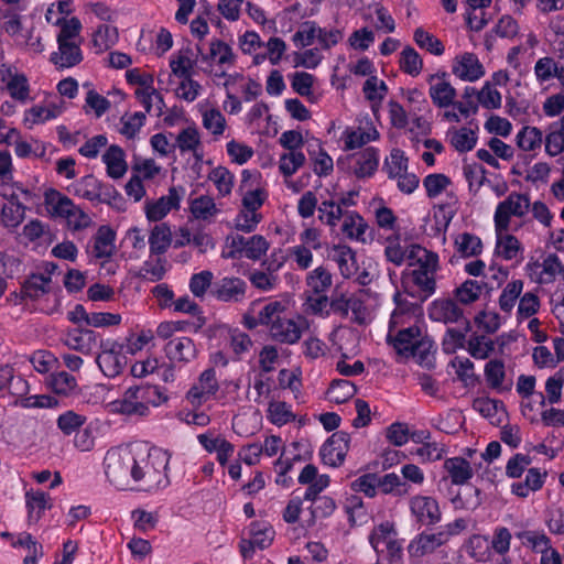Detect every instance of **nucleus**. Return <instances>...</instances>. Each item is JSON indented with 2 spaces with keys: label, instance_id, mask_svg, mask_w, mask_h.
<instances>
[{
  "label": "nucleus",
  "instance_id": "nucleus-1",
  "mask_svg": "<svg viewBox=\"0 0 564 564\" xmlns=\"http://www.w3.org/2000/svg\"><path fill=\"white\" fill-rule=\"evenodd\" d=\"M167 399L159 386L138 384L126 389L120 398L108 402L106 408L112 414L144 417L150 415L151 408L162 405Z\"/></svg>",
  "mask_w": 564,
  "mask_h": 564
},
{
  "label": "nucleus",
  "instance_id": "nucleus-2",
  "mask_svg": "<svg viewBox=\"0 0 564 564\" xmlns=\"http://www.w3.org/2000/svg\"><path fill=\"white\" fill-rule=\"evenodd\" d=\"M170 457L160 448H148L142 444L137 484L147 491L158 490L169 485L167 466Z\"/></svg>",
  "mask_w": 564,
  "mask_h": 564
},
{
  "label": "nucleus",
  "instance_id": "nucleus-3",
  "mask_svg": "<svg viewBox=\"0 0 564 564\" xmlns=\"http://www.w3.org/2000/svg\"><path fill=\"white\" fill-rule=\"evenodd\" d=\"M369 542L377 554V564H402V545L393 522L383 521L375 525Z\"/></svg>",
  "mask_w": 564,
  "mask_h": 564
},
{
  "label": "nucleus",
  "instance_id": "nucleus-4",
  "mask_svg": "<svg viewBox=\"0 0 564 564\" xmlns=\"http://www.w3.org/2000/svg\"><path fill=\"white\" fill-rule=\"evenodd\" d=\"M196 50L199 61L208 67L205 72L216 77H225L227 69L236 63L232 47L220 39H212L207 51H204L199 44L196 45Z\"/></svg>",
  "mask_w": 564,
  "mask_h": 564
},
{
  "label": "nucleus",
  "instance_id": "nucleus-5",
  "mask_svg": "<svg viewBox=\"0 0 564 564\" xmlns=\"http://www.w3.org/2000/svg\"><path fill=\"white\" fill-rule=\"evenodd\" d=\"M127 354L128 351L123 343L108 338L100 341L96 364L104 376L107 378H116L127 368Z\"/></svg>",
  "mask_w": 564,
  "mask_h": 564
},
{
  "label": "nucleus",
  "instance_id": "nucleus-6",
  "mask_svg": "<svg viewBox=\"0 0 564 564\" xmlns=\"http://www.w3.org/2000/svg\"><path fill=\"white\" fill-rule=\"evenodd\" d=\"M130 444L112 447L104 457V470L110 484L119 489L129 487Z\"/></svg>",
  "mask_w": 564,
  "mask_h": 564
},
{
  "label": "nucleus",
  "instance_id": "nucleus-7",
  "mask_svg": "<svg viewBox=\"0 0 564 564\" xmlns=\"http://www.w3.org/2000/svg\"><path fill=\"white\" fill-rule=\"evenodd\" d=\"M530 209V197L528 194L511 192L503 200L498 203L494 223L496 231H508L512 217L523 218Z\"/></svg>",
  "mask_w": 564,
  "mask_h": 564
},
{
  "label": "nucleus",
  "instance_id": "nucleus-8",
  "mask_svg": "<svg viewBox=\"0 0 564 564\" xmlns=\"http://www.w3.org/2000/svg\"><path fill=\"white\" fill-rule=\"evenodd\" d=\"M367 301L366 294L361 292L349 296L340 295L330 302V308L341 317L349 318L359 325H366L373 317Z\"/></svg>",
  "mask_w": 564,
  "mask_h": 564
},
{
  "label": "nucleus",
  "instance_id": "nucleus-9",
  "mask_svg": "<svg viewBox=\"0 0 564 564\" xmlns=\"http://www.w3.org/2000/svg\"><path fill=\"white\" fill-rule=\"evenodd\" d=\"M528 275L539 284H551L564 275V265L556 253H546L541 260L530 261L525 265Z\"/></svg>",
  "mask_w": 564,
  "mask_h": 564
},
{
  "label": "nucleus",
  "instance_id": "nucleus-10",
  "mask_svg": "<svg viewBox=\"0 0 564 564\" xmlns=\"http://www.w3.org/2000/svg\"><path fill=\"white\" fill-rule=\"evenodd\" d=\"M426 82L429 84V96L435 107L446 109L454 105L457 91L451 84L446 72L431 74Z\"/></svg>",
  "mask_w": 564,
  "mask_h": 564
},
{
  "label": "nucleus",
  "instance_id": "nucleus-11",
  "mask_svg": "<svg viewBox=\"0 0 564 564\" xmlns=\"http://www.w3.org/2000/svg\"><path fill=\"white\" fill-rule=\"evenodd\" d=\"M307 328L308 322L305 317L301 315L292 318L283 316L269 328V333L274 340L293 345L300 340L303 332Z\"/></svg>",
  "mask_w": 564,
  "mask_h": 564
},
{
  "label": "nucleus",
  "instance_id": "nucleus-12",
  "mask_svg": "<svg viewBox=\"0 0 564 564\" xmlns=\"http://www.w3.org/2000/svg\"><path fill=\"white\" fill-rule=\"evenodd\" d=\"M164 352L174 367L182 368L196 359L198 349L191 337L180 336L166 343Z\"/></svg>",
  "mask_w": 564,
  "mask_h": 564
},
{
  "label": "nucleus",
  "instance_id": "nucleus-13",
  "mask_svg": "<svg viewBox=\"0 0 564 564\" xmlns=\"http://www.w3.org/2000/svg\"><path fill=\"white\" fill-rule=\"evenodd\" d=\"M219 389L216 371L213 368L204 370L197 382L186 393V401L193 406L198 408L216 394Z\"/></svg>",
  "mask_w": 564,
  "mask_h": 564
},
{
  "label": "nucleus",
  "instance_id": "nucleus-14",
  "mask_svg": "<svg viewBox=\"0 0 564 564\" xmlns=\"http://www.w3.org/2000/svg\"><path fill=\"white\" fill-rule=\"evenodd\" d=\"M411 516L422 525L440 522L442 512L438 502L431 496L415 495L409 500Z\"/></svg>",
  "mask_w": 564,
  "mask_h": 564
},
{
  "label": "nucleus",
  "instance_id": "nucleus-15",
  "mask_svg": "<svg viewBox=\"0 0 564 564\" xmlns=\"http://www.w3.org/2000/svg\"><path fill=\"white\" fill-rule=\"evenodd\" d=\"M182 195L176 187H170L167 195L144 203L145 218L151 223L161 221L172 210L180 208Z\"/></svg>",
  "mask_w": 564,
  "mask_h": 564
},
{
  "label": "nucleus",
  "instance_id": "nucleus-16",
  "mask_svg": "<svg viewBox=\"0 0 564 564\" xmlns=\"http://www.w3.org/2000/svg\"><path fill=\"white\" fill-rule=\"evenodd\" d=\"M0 78L7 83V90L12 99L21 104L31 100L29 79L23 73H19L14 66L2 64L0 66Z\"/></svg>",
  "mask_w": 564,
  "mask_h": 564
},
{
  "label": "nucleus",
  "instance_id": "nucleus-17",
  "mask_svg": "<svg viewBox=\"0 0 564 564\" xmlns=\"http://www.w3.org/2000/svg\"><path fill=\"white\" fill-rule=\"evenodd\" d=\"M350 435L347 432L334 433L321 447L322 460L332 467L340 466L349 451Z\"/></svg>",
  "mask_w": 564,
  "mask_h": 564
},
{
  "label": "nucleus",
  "instance_id": "nucleus-18",
  "mask_svg": "<svg viewBox=\"0 0 564 564\" xmlns=\"http://www.w3.org/2000/svg\"><path fill=\"white\" fill-rule=\"evenodd\" d=\"M476 451L468 448L466 455L470 460L460 456L451 457L444 460L443 468L453 485L463 486L473 478L474 469L471 464L476 465Z\"/></svg>",
  "mask_w": 564,
  "mask_h": 564
},
{
  "label": "nucleus",
  "instance_id": "nucleus-19",
  "mask_svg": "<svg viewBox=\"0 0 564 564\" xmlns=\"http://www.w3.org/2000/svg\"><path fill=\"white\" fill-rule=\"evenodd\" d=\"M379 131L369 120H362L358 126L347 127L341 133V141L345 150H355L366 145L369 142L378 140Z\"/></svg>",
  "mask_w": 564,
  "mask_h": 564
},
{
  "label": "nucleus",
  "instance_id": "nucleus-20",
  "mask_svg": "<svg viewBox=\"0 0 564 564\" xmlns=\"http://www.w3.org/2000/svg\"><path fill=\"white\" fill-rule=\"evenodd\" d=\"M452 73L464 82H476L485 75V68L476 54L465 52L453 59Z\"/></svg>",
  "mask_w": 564,
  "mask_h": 564
},
{
  "label": "nucleus",
  "instance_id": "nucleus-21",
  "mask_svg": "<svg viewBox=\"0 0 564 564\" xmlns=\"http://www.w3.org/2000/svg\"><path fill=\"white\" fill-rule=\"evenodd\" d=\"M258 175L251 173L248 170H243L241 173V184L239 191L241 192V206L254 212H259L268 198V193L262 187L252 188L249 184L252 181H257Z\"/></svg>",
  "mask_w": 564,
  "mask_h": 564
},
{
  "label": "nucleus",
  "instance_id": "nucleus-22",
  "mask_svg": "<svg viewBox=\"0 0 564 564\" xmlns=\"http://www.w3.org/2000/svg\"><path fill=\"white\" fill-rule=\"evenodd\" d=\"M429 316L434 322L454 324L466 321L463 310L452 299L434 300L429 306Z\"/></svg>",
  "mask_w": 564,
  "mask_h": 564
},
{
  "label": "nucleus",
  "instance_id": "nucleus-23",
  "mask_svg": "<svg viewBox=\"0 0 564 564\" xmlns=\"http://www.w3.org/2000/svg\"><path fill=\"white\" fill-rule=\"evenodd\" d=\"M448 539L446 532L427 533L423 532L416 535L409 544L408 552L411 558H422L432 554L436 549L443 545Z\"/></svg>",
  "mask_w": 564,
  "mask_h": 564
},
{
  "label": "nucleus",
  "instance_id": "nucleus-24",
  "mask_svg": "<svg viewBox=\"0 0 564 564\" xmlns=\"http://www.w3.org/2000/svg\"><path fill=\"white\" fill-rule=\"evenodd\" d=\"M424 338L420 326H408L387 335V340L401 357L409 358V352Z\"/></svg>",
  "mask_w": 564,
  "mask_h": 564
},
{
  "label": "nucleus",
  "instance_id": "nucleus-25",
  "mask_svg": "<svg viewBox=\"0 0 564 564\" xmlns=\"http://www.w3.org/2000/svg\"><path fill=\"white\" fill-rule=\"evenodd\" d=\"M247 283L236 276H226L215 283L213 295L221 302H240L245 299Z\"/></svg>",
  "mask_w": 564,
  "mask_h": 564
},
{
  "label": "nucleus",
  "instance_id": "nucleus-26",
  "mask_svg": "<svg viewBox=\"0 0 564 564\" xmlns=\"http://www.w3.org/2000/svg\"><path fill=\"white\" fill-rule=\"evenodd\" d=\"M421 307L413 303H398L391 314L388 334L408 326H419Z\"/></svg>",
  "mask_w": 564,
  "mask_h": 564
},
{
  "label": "nucleus",
  "instance_id": "nucleus-27",
  "mask_svg": "<svg viewBox=\"0 0 564 564\" xmlns=\"http://www.w3.org/2000/svg\"><path fill=\"white\" fill-rule=\"evenodd\" d=\"M57 51L50 56L51 63L57 69H66L78 65L83 61V52L79 43H57Z\"/></svg>",
  "mask_w": 564,
  "mask_h": 564
},
{
  "label": "nucleus",
  "instance_id": "nucleus-28",
  "mask_svg": "<svg viewBox=\"0 0 564 564\" xmlns=\"http://www.w3.org/2000/svg\"><path fill=\"white\" fill-rule=\"evenodd\" d=\"M280 389L271 378L257 376L253 380L248 398L257 404H270L279 399Z\"/></svg>",
  "mask_w": 564,
  "mask_h": 564
},
{
  "label": "nucleus",
  "instance_id": "nucleus-29",
  "mask_svg": "<svg viewBox=\"0 0 564 564\" xmlns=\"http://www.w3.org/2000/svg\"><path fill=\"white\" fill-rule=\"evenodd\" d=\"M369 226L361 215L354 210L345 212L341 219L340 231L349 240L365 243Z\"/></svg>",
  "mask_w": 564,
  "mask_h": 564
},
{
  "label": "nucleus",
  "instance_id": "nucleus-30",
  "mask_svg": "<svg viewBox=\"0 0 564 564\" xmlns=\"http://www.w3.org/2000/svg\"><path fill=\"white\" fill-rule=\"evenodd\" d=\"M352 172L358 178L370 177L375 174L379 165V151L373 147L366 148L364 151L352 155Z\"/></svg>",
  "mask_w": 564,
  "mask_h": 564
},
{
  "label": "nucleus",
  "instance_id": "nucleus-31",
  "mask_svg": "<svg viewBox=\"0 0 564 564\" xmlns=\"http://www.w3.org/2000/svg\"><path fill=\"white\" fill-rule=\"evenodd\" d=\"M175 147L181 153H192L197 162L203 160L200 133L196 127L191 126L181 130L175 139Z\"/></svg>",
  "mask_w": 564,
  "mask_h": 564
},
{
  "label": "nucleus",
  "instance_id": "nucleus-32",
  "mask_svg": "<svg viewBox=\"0 0 564 564\" xmlns=\"http://www.w3.org/2000/svg\"><path fill=\"white\" fill-rule=\"evenodd\" d=\"M403 284L406 290L415 288L426 299L435 293L436 273L413 269L404 276Z\"/></svg>",
  "mask_w": 564,
  "mask_h": 564
},
{
  "label": "nucleus",
  "instance_id": "nucleus-33",
  "mask_svg": "<svg viewBox=\"0 0 564 564\" xmlns=\"http://www.w3.org/2000/svg\"><path fill=\"white\" fill-rule=\"evenodd\" d=\"M329 258L335 261L344 278H350L358 270L355 251L347 245H336L332 248Z\"/></svg>",
  "mask_w": 564,
  "mask_h": 564
},
{
  "label": "nucleus",
  "instance_id": "nucleus-34",
  "mask_svg": "<svg viewBox=\"0 0 564 564\" xmlns=\"http://www.w3.org/2000/svg\"><path fill=\"white\" fill-rule=\"evenodd\" d=\"M96 336L93 330L72 329L62 338V343L69 349L83 355H90L95 347Z\"/></svg>",
  "mask_w": 564,
  "mask_h": 564
},
{
  "label": "nucleus",
  "instance_id": "nucleus-35",
  "mask_svg": "<svg viewBox=\"0 0 564 564\" xmlns=\"http://www.w3.org/2000/svg\"><path fill=\"white\" fill-rule=\"evenodd\" d=\"M409 264L417 265L415 270L437 273L440 269L438 254L420 245H410Z\"/></svg>",
  "mask_w": 564,
  "mask_h": 564
},
{
  "label": "nucleus",
  "instance_id": "nucleus-36",
  "mask_svg": "<svg viewBox=\"0 0 564 564\" xmlns=\"http://www.w3.org/2000/svg\"><path fill=\"white\" fill-rule=\"evenodd\" d=\"M107 174L113 180L121 178L128 171L126 154L119 145H110L102 155Z\"/></svg>",
  "mask_w": 564,
  "mask_h": 564
},
{
  "label": "nucleus",
  "instance_id": "nucleus-37",
  "mask_svg": "<svg viewBox=\"0 0 564 564\" xmlns=\"http://www.w3.org/2000/svg\"><path fill=\"white\" fill-rule=\"evenodd\" d=\"M148 242L151 254L165 253L173 242L171 227L166 223L155 225L150 231Z\"/></svg>",
  "mask_w": 564,
  "mask_h": 564
},
{
  "label": "nucleus",
  "instance_id": "nucleus-38",
  "mask_svg": "<svg viewBox=\"0 0 564 564\" xmlns=\"http://www.w3.org/2000/svg\"><path fill=\"white\" fill-rule=\"evenodd\" d=\"M497 241L495 252L503 260L510 261L521 256L523 248L520 240L508 231H496Z\"/></svg>",
  "mask_w": 564,
  "mask_h": 564
},
{
  "label": "nucleus",
  "instance_id": "nucleus-39",
  "mask_svg": "<svg viewBox=\"0 0 564 564\" xmlns=\"http://www.w3.org/2000/svg\"><path fill=\"white\" fill-rule=\"evenodd\" d=\"M484 376L491 389L502 391L511 388V382L505 386L507 373L505 362L501 359L494 358L487 361L484 367Z\"/></svg>",
  "mask_w": 564,
  "mask_h": 564
},
{
  "label": "nucleus",
  "instance_id": "nucleus-40",
  "mask_svg": "<svg viewBox=\"0 0 564 564\" xmlns=\"http://www.w3.org/2000/svg\"><path fill=\"white\" fill-rule=\"evenodd\" d=\"M350 202L346 198H341L340 203H336L333 199L323 200L317 207L318 219L330 229H334L345 215L341 205L348 206Z\"/></svg>",
  "mask_w": 564,
  "mask_h": 564
},
{
  "label": "nucleus",
  "instance_id": "nucleus-41",
  "mask_svg": "<svg viewBox=\"0 0 564 564\" xmlns=\"http://www.w3.org/2000/svg\"><path fill=\"white\" fill-rule=\"evenodd\" d=\"M115 231L108 226H101L94 237L93 256L95 258H110L115 252Z\"/></svg>",
  "mask_w": 564,
  "mask_h": 564
},
{
  "label": "nucleus",
  "instance_id": "nucleus-42",
  "mask_svg": "<svg viewBox=\"0 0 564 564\" xmlns=\"http://www.w3.org/2000/svg\"><path fill=\"white\" fill-rule=\"evenodd\" d=\"M545 477L546 473H542L539 468H530L524 481L512 484L511 492L520 498H527L530 492L542 488Z\"/></svg>",
  "mask_w": 564,
  "mask_h": 564
},
{
  "label": "nucleus",
  "instance_id": "nucleus-43",
  "mask_svg": "<svg viewBox=\"0 0 564 564\" xmlns=\"http://www.w3.org/2000/svg\"><path fill=\"white\" fill-rule=\"evenodd\" d=\"M25 505L28 508V521L30 524L36 523L44 511L51 507L47 494L36 490H30L25 494Z\"/></svg>",
  "mask_w": 564,
  "mask_h": 564
},
{
  "label": "nucleus",
  "instance_id": "nucleus-44",
  "mask_svg": "<svg viewBox=\"0 0 564 564\" xmlns=\"http://www.w3.org/2000/svg\"><path fill=\"white\" fill-rule=\"evenodd\" d=\"M73 203L68 196L57 189L50 188L44 193V205L52 217L63 218L68 208L73 207Z\"/></svg>",
  "mask_w": 564,
  "mask_h": 564
},
{
  "label": "nucleus",
  "instance_id": "nucleus-45",
  "mask_svg": "<svg viewBox=\"0 0 564 564\" xmlns=\"http://www.w3.org/2000/svg\"><path fill=\"white\" fill-rule=\"evenodd\" d=\"M134 96L143 106L145 112L150 113L154 111L158 117L163 113L165 104L162 95L153 87V84L147 88H137Z\"/></svg>",
  "mask_w": 564,
  "mask_h": 564
},
{
  "label": "nucleus",
  "instance_id": "nucleus-46",
  "mask_svg": "<svg viewBox=\"0 0 564 564\" xmlns=\"http://www.w3.org/2000/svg\"><path fill=\"white\" fill-rule=\"evenodd\" d=\"M495 349V340L486 335L471 334L467 339L466 350L475 359H488Z\"/></svg>",
  "mask_w": 564,
  "mask_h": 564
},
{
  "label": "nucleus",
  "instance_id": "nucleus-47",
  "mask_svg": "<svg viewBox=\"0 0 564 564\" xmlns=\"http://www.w3.org/2000/svg\"><path fill=\"white\" fill-rule=\"evenodd\" d=\"M454 248L463 258L478 257L482 252L481 239L470 232L458 234L454 238Z\"/></svg>",
  "mask_w": 564,
  "mask_h": 564
},
{
  "label": "nucleus",
  "instance_id": "nucleus-48",
  "mask_svg": "<svg viewBox=\"0 0 564 564\" xmlns=\"http://www.w3.org/2000/svg\"><path fill=\"white\" fill-rule=\"evenodd\" d=\"M117 41V28L101 24L94 31L90 43L94 52L96 54H101L112 47Z\"/></svg>",
  "mask_w": 564,
  "mask_h": 564
},
{
  "label": "nucleus",
  "instance_id": "nucleus-49",
  "mask_svg": "<svg viewBox=\"0 0 564 564\" xmlns=\"http://www.w3.org/2000/svg\"><path fill=\"white\" fill-rule=\"evenodd\" d=\"M521 544L535 553H544L552 545L551 539L542 530H523L516 534Z\"/></svg>",
  "mask_w": 564,
  "mask_h": 564
},
{
  "label": "nucleus",
  "instance_id": "nucleus-50",
  "mask_svg": "<svg viewBox=\"0 0 564 564\" xmlns=\"http://www.w3.org/2000/svg\"><path fill=\"white\" fill-rule=\"evenodd\" d=\"M516 142L520 150L524 152H534L541 149L543 144V133L536 127L525 126L517 133Z\"/></svg>",
  "mask_w": 564,
  "mask_h": 564
},
{
  "label": "nucleus",
  "instance_id": "nucleus-51",
  "mask_svg": "<svg viewBox=\"0 0 564 564\" xmlns=\"http://www.w3.org/2000/svg\"><path fill=\"white\" fill-rule=\"evenodd\" d=\"M189 212L195 219L210 220L214 218L219 209L216 206L215 199L208 195H200L191 200Z\"/></svg>",
  "mask_w": 564,
  "mask_h": 564
},
{
  "label": "nucleus",
  "instance_id": "nucleus-52",
  "mask_svg": "<svg viewBox=\"0 0 564 564\" xmlns=\"http://www.w3.org/2000/svg\"><path fill=\"white\" fill-rule=\"evenodd\" d=\"M524 283L522 280H512L507 283L503 288L498 303L499 307L502 312L509 314L516 306V303L521 297V293L523 291Z\"/></svg>",
  "mask_w": 564,
  "mask_h": 564
},
{
  "label": "nucleus",
  "instance_id": "nucleus-53",
  "mask_svg": "<svg viewBox=\"0 0 564 564\" xmlns=\"http://www.w3.org/2000/svg\"><path fill=\"white\" fill-rule=\"evenodd\" d=\"M267 419L276 426H283L295 420L291 405L284 401L275 399L268 405Z\"/></svg>",
  "mask_w": 564,
  "mask_h": 564
},
{
  "label": "nucleus",
  "instance_id": "nucleus-54",
  "mask_svg": "<svg viewBox=\"0 0 564 564\" xmlns=\"http://www.w3.org/2000/svg\"><path fill=\"white\" fill-rule=\"evenodd\" d=\"M99 183L93 175H86L74 182L68 191L74 195L85 198L87 200H94L99 197Z\"/></svg>",
  "mask_w": 564,
  "mask_h": 564
},
{
  "label": "nucleus",
  "instance_id": "nucleus-55",
  "mask_svg": "<svg viewBox=\"0 0 564 564\" xmlns=\"http://www.w3.org/2000/svg\"><path fill=\"white\" fill-rule=\"evenodd\" d=\"M451 144L458 152H468L473 150L477 142V135L469 128L449 130L447 133Z\"/></svg>",
  "mask_w": 564,
  "mask_h": 564
},
{
  "label": "nucleus",
  "instance_id": "nucleus-56",
  "mask_svg": "<svg viewBox=\"0 0 564 564\" xmlns=\"http://www.w3.org/2000/svg\"><path fill=\"white\" fill-rule=\"evenodd\" d=\"M208 180L214 183L219 196L226 197L231 194L235 176L227 167H214L208 174Z\"/></svg>",
  "mask_w": 564,
  "mask_h": 564
},
{
  "label": "nucleus",
  "instance_id": "nucleus-57",
  "mask_svg": "<svg viewBox=\"0 0 564 564\" xmlns=\"http://www.w3.org/2000/svg\"><path fill=\"white\" fill-rule=\"evenodd\" d=\"M48 386L54 393L67 397L77 389V380L66 371H57L50 376Z\"/></svg>",
  "mask_w": 564,
  "mask_h": 564
},
{
  "label": "nucleus",
  "instance_id": "nucleus-58",
  "mask_svg": "<svg viewBox=\"0 0 564 564\" xmlns=\"http://www.w3.org/2000/svg\"><path fill=\"white\" fill-rule=\"evenodd\" d=\"M202 123L215 138L223 135L227 126L225 116L217 108L202 110Z\"/></svg>",
  "mask_w": 564,
  "mask_h": 564
},
{
  "label": "nucleus",
  "instance_id": "nucleus-59",
  "mask_svg": "<svg viewBox=\"0 0 564 564\" xmlns=\"http://www.w3.org/2000/svg\"><path fill=\"white\" fill-rule=\"evenodd\" d=\"M302 151H285L279 158V171L284 177L294 175L305 163Z\"/></svg>",
  "mask_w": 564,
  "mask_h": 564
},
{
  "label": "nucleus",
  "instance_id": "nucleus-60",
  "mask_svg": "<svg viewBox=\"0 0 564 564\" xmlns=\"http://www.w3.org/2000/svg\"><path fill=\"white\" fill-rule=\"evenodd\" d=\"M452 503L456 510L474 511L481 505L480 490L475 487L459 490Z\"/></svg>",
  "mask_w": 564,
  "mask_h": 564
},
{
  "label": "nucleus",
  "instance_id": "nucleus-61",
  "mask_svg": "<svg viewBox=\"0 0 564 564\" xmlns=\"http://www.w3.org/2000/svg\"><path fill=\"white\" fill-rule=\"evenodd\" d=\"M558 67V63L551 56L538 58L533 66V74L536 83L542 86L555 78Z\"/></svg>",
  "mask_w": 564,
  "mask_h": 564
},
{
  "label": "nucleus",
  "instance_id": "nucleus-62",
  "mask_svg": "<svg viewBox=\"0 0 564 564\" xmlns=\"http://www.w3.org/2000/svg\"><path fill=\"white\" fill-rule=\"evenodd\" d=\"M59 32L56 35L57 43H79L82 44L80 31H82V22L78 18L72 17L69 19H65L58 25Z\"/></svg>",
  "mask_w": 564,
  "mask_h": 564
},
{
  "label": "nucleus",
  "instance_id": "nucleus-63",
  "mask_svg": "<svg viewBox=\"0 0 564 564\" xmlns=\"http://www.w3.org/2000/svg\"><path fill=\"white\" fill-rule=\"evenodd\" d=\"M333 284L330 272L324 267H317L306 276V285L313 293H325Z\"/></svg>",
  "mask_w": 564,
  "mask_h": 564
},
{
  "label": "nucleus",
  "instance_id": "nucleus-64",
  "mask_svg": "<svg viewBox=\"0 0 564 564\" xmlns=\"http://www.w3.org/2000/svg\"><path fill=\"white\" fill-rule=\"evenodd\" d=\"M249 281L256 289L262 292H270L279 285L280 278L275 270L269 268L267 271H251L249 274Z\"/></svg>",
  "mask_w": 564,
  "mask_h": 564
}]
</instances>
